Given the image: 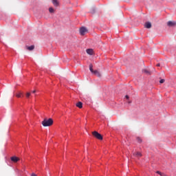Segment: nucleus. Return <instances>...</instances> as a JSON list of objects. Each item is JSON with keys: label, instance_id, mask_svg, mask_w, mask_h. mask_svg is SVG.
<instances>
[{"label": "nucleus", "instance_id": "12", "mask_svg": "<svg viewBox=\"0 0 176 176\" xmlns=\"http://www.w3.org/2000/svg\"><path fill=\"white\" fill-rule=\"evenodd\" d=\"M15 96L17 98H20L23 96V92H18Z\"/></svg>", "mask_w": 176, "mask_h": 176}, {"label": "nucleus", "instance_id": "23", "mask_svg": "<svg viewBox=\"0 0 176 176\" xmlns=\"http://www.w3.org/2000/svg\"><path fill=\"white\" fill-rule=\"evenodd\" d=\"M164 174V173H162V172H160V175L163 176Z\"/></svg>", "mask_w": 176, "mask_h": 176}, {"label": "nucleus", "instance_id": "22", "mask_svg": "<svg viewBox=\"0 0 176 176\" xmlns=\"http://www.w3.org/2000/svg\"><path fill=\"white\" fill-rule=\"evenodd\" d=\"M164 174V173H162V172H160V175L163 176Z\"/></svg>", "mask_w": 176, "mask_h": 176}, {"label": "nucleus", "instance_id": "7", "mask_svg": "<svg viewBox=\"0 0 176 176\" xmlns=\"http://www.w3.org/2000/svg\"><path fill=\"white\" fill-rule=\"evenodd\" d=\"M87 54H89L90 56H93L94 51H93V49H87Z\"/></svg>", "mask_w": 176, "mask_h": 176}, {"label": "nucleus", "instance_id": "10", "mask_svg": "<svg viewBox=\"0 0 176 176\" xmlns=\"http://www.w3.org/2000/svg\"><path fill=\"white\" fill-rule=\"evenodd\" d=\"M94 75H96V76H98L100 78V76H101V74L100 73V72L97 71V70H94Z\"/></svg>", "mask_w": 176, "mask_h": 176}, {"label": "nucleus", "instance_id": "11", "mask_svg": "<svg viewBox=\"0 0 176 176\" xmlns=\"http://www.w3.org/2000/svg\"><path fill=\"white\" fill-rule=\"evenodd\" d=\"M52 3L54 6H58V1L57 0H52Z\"/></svg>", "mask_w": 176, "mask_h": 176}, {"label": "nucleus", "instance_id": "6", "mask_svg": "<svg viewBox=\"0 0 176 176\" xmlns=\"http://www.w3.org/2000/svg\"><path fill=\"white\" fill-rule=\"evenodd\" d=\"M144 27L145 28H152V23H151V22H146Z\"/></svg>", "mask_w": 176, "mask_h": 176}, {"label": "nucleus", "instance_id": "25", "mask_svg": "<svg viewBox=\"0 0 176 176\" xmlns=\"http://www.w3.org/2000/svg\"><path fill=\"white\" fill-rule=\"evenodd\" d=\"M157 67H160V63L157 64Z\"/></svg>", "mask_w": 176, "mask_h": 176}, {"label": "nucleus", "instance_id": "21", "mask_svg": "<svg viewBox=\"0 0 176 176\" xmlns=\"http://www.w3.org/2000/svg\"><path fill=\"white\" fill-rule=\"evenodd\" d=\"M31 176H37L35 173H32Z\"/></svg>", "mask_w": 176, "mask_h": 176}, {"label": "nucleus", "instance_id": "17", "mask_svg": "<svg viewBox=\"0 0 176 176\" xmlns=\"http://www.w3.org/2000/svg\"><path fill=\"white\" fill-rule=\"evenodd\" d=\"M30 96H31V93H30V92L26 93V98H30Z\"/></svg>", "mask_w": 176, "mask_h": 176}, {"label": "nucleus", "instance_id": "5", "mask_svg": "<svg viewBox=\"0 0 176 176\" xmlns=\"http://www.w3.org/2000/svg\"><path fill=\"white\" fill-rule=\"evenodd\" d=\"M11 161L13 162L14 163H17L19 162V160H20V158L14 156V157H11Z\"/></svg>", "mask_w": 176, "mask_h": 176}, {"label": "nucleus", "instance_id": "26", "mask_svg": "<svg viewBox=\"0 0 176 176\" xmlns=\"http://www.w3.org/2000/svg\"><path fill=\"white\" fill-rule=\"evenodd\" d=\"M32 93H36V90H34V91H32Z\"/></svg>", "mask_w": 176, "mask_h": 176}, {"label": "nucleus", "instance_id": "1", "mask_svg": "<svg viewBox=\"0 0 176 176\" xmlns=\"http://www.w3.org/2000/svg\"><path fill=\"white\" fill-rule=\"evenodd\" d=\"M41 124L43 126V127H50V126H52L53 124V119L45 118L42 121Z\"/></svg>", "mask_w": 176, "mask_h": 176}, {"label": "nucleus", "instance_id": "15", "mask_svg": "<svg viewBox=\"0 0 176 176\" xmlns=\"http://www.w3.org/2000/svg\"><path fill=\"white\" fill-rule=\"evenodd\" d=\"M89 71L93 74L94 72V70L93 69V65H89Z\"/></svg>", "mask_w": 176, "mask_h": 176}, {"label": "nucleus", "instance_id": "18", "mask_svg": "<svg viewBox=\"0 0 176 176\" xmlns=\"http://www.w3.org/2000/svg\"><path fill=\"white\" fill-rule=\"evenodd\" d=\"M138 142H142V140H141V138H137Z\"/></svg>", "mask_w": 176, "mask_h": 176}, {"label": "nucleus", "instance_id": "14", "mask_svg": "<svg viewBox=\"0 0 176 176\" xmlns=\"http://www.w3.org/2000/svg\"><path fill=\"white\" fill-rule=\"evenodd\" d=\"M143 72L144 74H147V75H151V72H149L148 69H145L143 70Z\"/></svg>", "mask_w": 176, "mask_h": 176}, {"label": "nucleus", "instance_id": "3", "mask_svg": "<svg viewBox=\"0 0 176 176\" xmlns=\"http://www.w3.org/2000/svg\"><path fill=\"white\" fill-rule=\"evenodd\" d=\"M87 32V29L85 27H82L80 29V35H85Z\"/></svg>", "mask_w": 176, "mask_h": 176}, {"label": "nucleus", "instance_id": "4", "mask_svg": "<svg viewBox=\"0 0 176 176\" xmlns=\"http://www.w3.org/2000/svg\"><path fill=\"white\" fill-rule=\"evenodd\" d=\"M167 25H168V27H175L176 22L175 21H169L167 23Z\"/></svg>", "mask_w": 176, "mask_h": 176}, {"label": "nucleus", "instance_id": "27", "mask_svg": "<svg viewBox=\"0 0 176 176\" xmlns=\"http://www.w3.org/2000/svg\"><path fill=\"white\" fill-rule=\"evenodd\" d=\"M162 176H167L166 174L164 173V175H162Z\"/></svg>", "mask_w": 176, "mask_h": 176}, {"label": "nucleus", "instance_id": "2", "mask_svg": "<svg viewBox=\"0 0 176 176\" xmlns=\"http://www.w3.org/2000/svg\"><path fill=\"white\" fill-rule=\"evenodd\" d=\"M92 135H94L95 138H97V140H102V135L97 131L92 132Z\"/></svg>", "mask_w": 176, "mask_h": 176}, {"label": "nucleus", "instance_id": "19", "mask_svg": "<svg viewBox=\"0 0 176 176\" xmlns=\"http://www.w3.org/2000/svg\"><path fill=\"white\" fill-rule=\"evenodd\" d=\"M164 82H165V80H164V79H161V80H160V83H164Z\"/></svg>", "mask_w": 176, "mask_h": 176}, {"label": "nucleus", "instance_id": "24", "mask_svg": "<svg viewBox=\"0 0 176 176\" xmlns=\"http://www.w3.org/2000/svg\"><path fill=\"white\" fill-rule=\"evenodd\" d=\"M160 173H161V172L159 171V170H157V171L156 172V173H157V174H159V175H160Z\"/></svg>", "mask_w": 176, "mask_h": 176}, {"label": "nucleus", "instance_id": "20", "mask_svg": "<svg viewBox=\"0 0 176 176\" xmlns=\"http://www.w3.org/2000/svg\"><path fill=\"white\" fill-rule=\"evenodd\" d=\"M125 98H126V100H129V96L126 95V96H125Z\"/></svg>", "mask_w": 176, "mask_h": 176}, {"label": "nucleus", "instance_id": "13", "mask_svg": "<svg viewBox=\"0 0 176 176\" xmlns=\"http://www.w3.org/2000/svg\"><path fill=\"white\" fill-rule=\"evenodd\" d=\"M34 49H35V46H34V45H31L30 47H27V50H30V51L34 50Z\"/></svg>", "mask_w": 176, "mask_h": 176}, {"label": "nucleus", "instance_id": "16", "mask_svg": "<svg viewBox=\"0 0 176 176\" xmlns=\"http://www.w3.org/2000/svg\"><path fill=\"white\" fill-rule=\"evenodd\" d=\"M49 12H50V13H54V9H53V8H50Z\"/></svg>", "mask_w": 176, "mask_h": 176}, {"label": "nucleus", "instance_id": "8", "mask_svg": "<svg viewBox=\"0 0 176 176\" xmlns=\"http://www.w3.org/2000/svg\"><path fill=\"white\" fill-rule=\"evenodd\" d=\"M76 106L78 107V108H80L82 109L83 108V103H82V102H78L76 104Z\"/></svg>", "mask_w": 176, "mask_h": 176}, {"label": "nucleus", "instance_id": "9", "mask_svg": "<svg viewBox=\"0 0 176 176\" xmlns=\"http://www.w3.org/2000/svg\"><path fill=\"white\" fill-rule=\"evenodd\" d=\"M133 156H136V157H141V156H142V154H141L140 152H135L133 153Z\"/></svg>", "mask_w": 176, "mask_h": 176}]
</instances>
